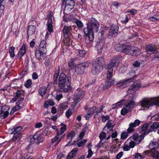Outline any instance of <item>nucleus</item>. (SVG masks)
Segmentation results:
<instances>
[{
	"mask_svg": "<svg viewBox=\"0 0 159 159\" xmlns=\"http://www.w3.org/2000/svg\"><path fill=\"white\" fill-rule=\"evenodd\" d=\"M26 45L25 44H23L20 48L19 52L17 54V57L19 59H22V57L26 53L25 50Z\"/></svg>",
	"mask_w": 159,
	"mask_h": 159,
	"instance_id": "nucleus-17",
	"label": "nucleus"
},
{
	"mask_svg": "<svg viewBox=\"0 0 159 159\" xmlns=\"http://www.w3.org/2000/svg\"><path fill=\"white\" fill-rule=\"evenodd\" d=\"M47 89V88L43 86L41 87L39 91V92L40 95L43 97L45 94Z\"/></svg>",
	"mask_w": 159,
	"mask_h": 159,
	"instance_id": "nucleus-34",
	"label": "nucleus"
},
{
	"mask_svg": "<svg viewBox=\"0 0 159 159\" xmlns=\"http://www.w3.org/2000/svg\"><path fill=\"white\" fill-rule=\"evenodd\" d=\"M31 84V80L30 79H29L26 81V83L25 84V86L26 87L28 88L30 86Z\"/></svg>",
	"mask_w": 159,
	"mask_h": 159,
	"instance_id": "nucleus-50",
	"label": "nucleus"
},
{
	"mask_svg": "<svg viewBox=\"0 0 159 159\" xmlns=\"http://www.w3.org/2000/svg\"><path fill=\"white\" fill-rule=\"evenodd\" d=\"M36 29V27L33 25H30L28 26V35H31L33 34L35 32Z\"/></svg>",
	"mask_w": 159,
	"mask_h": 159,
	"instance_id": "nucleus-26",
	"label": "nucleus"
},
{
	"mask_svg": "<svg viewBox=\"0 0 159 159\" xmlns=\"http://www.w3.org/2000/svg\"><path fill=\"white\" fill-rule=\"evenodd\" d=\"M132 52L130 55L137 56L140 54L141 52L140 50L138 48H135L133 47L132 49Z\"/></svg>",
	"mask_w": 159,
	"mask_h": 159,
	"instance_id": "nucleus-31",
	"label": "nucleus"
},
{
	"mask_svg": "<svg viewBox=\"0 0 159 159\" xmlns=\"http://www.w3.org/2000/svg\"><path fill=\"white\" fill-rule=\"evenodd\" d=\"M37 134L34 135L30 138V142L31 144L34 143L35 142L36 143V139L37 138Z\"/></svg>",
	"mask_w": 159,
	"mask_h": 159,
	"instance_id": "nucleus-48",
	"label": "nucleus"
},
{
	"mask_svg": "<svg viewBox=\"0 0 159 159\" xmlns=\"http://www.w3.org/2000/svg\"><path fill=\"white\" fill-rule=\"evenodd\" d=\"M75 133L74 131H71L69 132L67 135L68 138L70 140L68 144L69 145H71L74 144L75 143V141L72 142L73 139L75 137Z\"/></svg>",
	"mask_w": 159,
	"mask_h": 159,
	"instance_id": "nucleus-16",
	"label": "nucleus"
},
{
	"mask_svg": "<svg viewBox=\"0 0 159 159\" xmlns=\"http://www.w3.org/2000/svg\"><path fill=\"white\" fill-rule=\"evenodd\" d=\"M59 131H57V134L55 137L53 138L51 141L52 143H54L56 142L57 144L61 141V138L59 137Z\"/></svg>",
	"mask_w": 159,
	"mask_h": 159,
	"instance_id": "nucleus-28",
	"label": "nucleus"
},
{
	"mask_svg": "<svg viewBox=\"0 0 159 159\" xmlns=\"http://www.w3.org/2000/svg\"><path fill=\"white\" fill-rule=\"evenodd\" d=\"M78 52L79 55L81 57H84L86 53V51L83 50H79Z\"/></svg>",
	"mask_w": 159,
	"mask_h": 159,
	"instance_id": "nucleus-54",
	"label": "nucleus"
},
{
	"mask_svg": "<svg viewBox=\"0 0 159 159\" xmlns=\"http://www.w3.org/2000/svg\"><path fill=\"white\" fill-rule=\"evenodd\" d=\"M6 3L5 0H0V14H2L3 13Z\"/></svg>",
	"mask_w": 159,
	"mask_h": 159,
	"instance_id": "nucleus-32",
	"label": "nucleus"
},
{
	"mask_svg": "<svg viewBox=\"0 0 159 159\" xmlns=\"http://www.w3.org/2000/svg\"><path fill=\"white\" fill-rule=\"evenodd\" d=\"M118 28L116 25H112L108 33V36L115 37L117 36L118 32Z\"/></svg>",
	"mask_w": 159,
	"mask_h": 159,
	"instance_id": "nucleus-13",
	"label": "nucleus"
},
{
	"mask_svg": "<svg viewBox=\"0 0 159 159\" xmlns=\"http://www.w3.org/2000/svg\"><path fill=\"white\" fill-rule=\"evenodd\" d=\"M21 127H18L14 128V130L13 132L14 136L12 139V140L14 141H16L18 139H20L21 137L22 134L19 132L21 130Z\"/></svg>",
	"mask_w": 159,
	"mask_h": 159,
	"instance_id": "nucleus-9",
	"label": "nucleus"
},
{
	"mask_svg": "<svg viewBox=\"0 0 159 159\" xmlns=\"http://www.w3.org/2000/svg\"><path fill=\"white\" fill-rule=\"evenodd\" d=\"M52 24V20L50 18L49 19L47 22V25L48 30L50 33L52 32H53Z\"/></svg>",
	"mask_w": 159,
	"mask_h": 159,
	"instance_id": "nucleus-27",
	"label": "nucleus"
},
{
	"mask_svg": "<svg viewBox=\"0 0 159 159\" xmlns=\"http://www.w3.org/2000/svg\"><path fill=\"white\" fill-rule=\"evenodd\" d=\"M108 73H107V80H111L113 75V70L112 69H108Z\"/></svg>",
	"mask_w": 159,
	"mask_h": 159,
	"instance_id": "nucleus-36",
	"label": "nucleus"
},
{
	"mask_svg": "<svg viewBox=\"0 0 159 159\" xmlns=\"http://www.w3.org/2000/svg\"><path fill=\"white\" fill-rule=\"evenodd\" d=\"M126 107L123 108L121 111V114L122 115H125L127 113L130 111Z\"/></svg>",
	"mask_w": 159,
	"mask_h": 159,
	"instance_id": "nucleus-45",
	"label": "nucleus"
},
{
	"mask_svg": "<svg viewBox=\"0 0 159 159\" xmlns=\"http://www.w3.org/2000/svg\"><path fill=\"white\" fill-rule=\"evenodd\" d=\"M66 8L72 10L75 6V2L73 0H67L66 2Z\"/></svg>",
	"mask_w": 159,
	"mask_h": 159,
	"instance_id": "nucleus-21",
	"label": "nucleus"
},
{
	"mask_svg": "<svg viewBox=\"0 0 159 159\" xmlns=\"http://www.w3.org/2000/svg\"><path fill=\"white\" fill-rule=\"evenodd\" d=\"M87 27L84 30L86 36L90 41H92L94 39L93 33L98 31L99 23L94 18L91 17L87 24Z\"/></svg>",
	"mask_w": 159,
	"mask_h": 159,
	"instance_id": "nucleus-1",
	"label": "nucleus"
},
{
	"mask_svg": "<svg viewBox=\"0 0 159 159\" xmlns=\"http://www.w3.org/2000/svg\"><path fill=\"white\" fill-rule=\"evenodd\" d=\"M21 93L20 90H18L15 93V97L12 98V100L15 102L17 99L20 96Z\"/></svg>",
	"mask_w": 159,
	"mask_h": 159,
	"instance_id": "nucleus-43",
	"label": "nucleus"
},
{
	"mask_svg": "<svg viewBox=\"0 0 159 159\" xmlns=\"http://www.w3.org/2000/svg\"><path fill=\"white\" fill-rule=\"evenodd\" d=\"M0 111V117L2 119H5L8 116L9 114L8 111Z\"/></svg>",
	"mask_w": 159,
	"mask_h": 159,
	"instance_id": "nucleus-39",
	"label": "nucleus"
},
{
	"mask_svg": "<svg viewBox=\"0 0 159 159\" xmlns=\"http://www.w3.org/2000/svg\"><path fill=\"white\" fill-rule=\"evenodd\" d=\"M144 136L143 134H141L139 137L138 135L137 134H134L133 136V138L134 140H135L136 143L139 144L144 138Z\"/></svg>",
	"mask_w": 159,
	"mask_h": 159,
	"instance_id": "nucleus-20",
	"label": "nucleus"
},
{
	"mask_svg": "<svg viewBox=\"0 0 159 159\" xmlns=\"http://www.w3.org/2000/svg\"><path fill=\"white\" fill-rule=\"evenodd\" d=\"M102 110V108H101L100 110H98L96 107H94L89 109V112L90 113V114H92L93 115L94 112L97 113L101 112Z\"/></svg>",
	"mask_w": 159,
	"mask_h": 159,
	"instance_id": "nucleus-29",
	"label": "nucleus"
},
{
	"mask_svg": "<svg viewBox=\"0 0 159 159\" xmlns=\"http://www.w3.org/2000/svg\"><path fill=\"white\" fill-rule=\"evenodd\" d=\"M39 49H40L41 52L43 53V56L45 57L46 56V53L47 52V49L46 48V42L44 40L42 41L39 45Z\"/></svg>",
	"mask_w": 159,
	"mask_h": 159,
	"instance_id": "nucleus-14",
	"label": "nucleus"
},
{
	"mask_svg": "<svg viewBox=\"0 0 159 159\" xmlns=\"http://www.w3.org/2000/svg\"><path fill=\"white\" fill-rule=\"evenodd\" d=\"M135 105V102L134 100H130L126 103L125 106L129 110V111H130L134 107Z\"/></svg>",
	"mask_w": 159,
	"mask_h": 159,
	"instance_id": "nucleus-23",
	"label": "nucleus"
},
{
	"mask_svg": "<svg viewBox=\"0 0 159 159\" xmlns=\"http://www.w3.org/2000/svg\"><path fill=\"white\" fill-rule=\"evenodd\" d=\"M58 76V73L54 74L53 75V79L54 80V84H57V79Z\"/></svg>",
	"mask_w": 159,
	"mask_h": 159,
	"instance_id": "nucleus-55",
	"label": "nucleus"
},
{
	"mask_svg": "<svg viewBox=\"0 0 159 159\" xmlns=\"http://www.w3.org/2000/svg\"><path fill=\"white\" fill-rule=\"evenodd\" d=\"M131 126H133L134 127L138 126L140 124V121L138 120H136L133 123H131Z\"/></svg>",
	"mask_w": 159,
	"mask_h": 159,
	"instance_id": "nucleus-47",
	"label": "nucleus"
},
{
	"mask_svg": "<svg viewBox=\"0 0 159 159\" xmlns=\"http://www.w3.org/2000/svg\"><path fill=\"white\" fill-rule=\"evenodd\" d=\"M140 105L143 107L149 108L150 107L155 105L159 106V98H152L143 99L140 102Z\"/></svg>",
	"mask_w": 159,
	"mask_h": 159,
	"instance_id": "nucleus-3",
	"label": "nucleus"
},
{
	"mask_svg": "<svg viewBox=\"0 0 159 159\" xmlns=\"http://www.w3.org/2000/svg\"><path fill=\"white\" fill-rule=\"evenodd\" d=\"M82 99L80 98H77L76 97V98H75L73 102L74 105L75 106L76 104L78 103Z\"/></svg>",
	"mask_w": 159,
	"mask_h": 159,
	"instance_id": "nucleus-59",
	"label": "nucleus"
},
{
	"mask_svg": "<svg viewBox=\"0 0 159 159\" xmlns=\"http://www.w3.org/2000/svg\"><path fill=\"white\" fill-rule=\"evenodd\" d=\"M105 60L103 57H100L97 58L93 62V64L103 66L105 64Z\"/></svg>",
	"mask_w": 159,
	"mask_h": 159,
	"instance_id": "nucleus-18",
	"label": "nucleus"
},
{
	"mask_svg": "<svg viewBox=\"0 0 159 159\" xmlns=\"http://www.w3.org/2000/svg\"><path fill=\"white\" fill-rule=\"evenodd\" d=\"M147 52L148 54H151L156 53L154 58H157L159 60V51H157V48L154 45H147Z\"/></svg>",
	"mask_w": 159,
	"mask_h": 159,
	"instance_id": "nucleus-8",
	"label": "nucleus"
},
{
	"mask_svg": "<svg viewBox=\"0 0 159 159\" xmlns=\"http://www.w3.org/2000/svg\"><path fill=\"white\" fill-rule=\"evenodd\" d=\"M135 158L136 159H142V156L140 153H137L135 156Z\"/></svg>",
	"mask_w": 159,
	"mask_h": 159,
	"instance_id": "nucleus-64",
	"label": "nucleus"
},
{
	"mask_svg": "<svg viewBox=\"0 0 159 159\" xmlns=\"http://www.w3.org/2000/svg\"><path fill=\"white\" fill-rule=\"evenodd\" d=\"M135 73V71L134 70H131L126 75V77L128 78L120 80L116 85H119L121 88H125L126 86V84L128 82H129L132 79H134V78L136 76Z\"/></svg>",
	"mask_w": 159,
	"mask_h": 159,
	"instance_id": "nucleus-4",
	"label": "nucleus"
},
{
	"mask_svg": "<svg viewBox=\"0 0 159 159\" xmlns=\"http://www.w3.org/2000/svg\"><path fill=\"white\" fill-rule=\"evenodd\" d=\"M75 23L79 28H81L83 27V25L81 21L79 20L75 21Z\"/></svg>",
	"mask_w": 159,
	"mask_h": 159,
	"instance_id": "nucleus-51",
	"label": "nucleus"
},
{
	"mask_svg": "<svg viewBox=\"0 0 159 159\" xmlns=\"http://www.w3.org/2000/svg\"><path fill=\"white\" fill-rule=\"evenodd\" d=\"M78 149L77 148L74 149L67 156L66 159H71L75 156Z\"/></svg>",
	"mask_w": 159,
	"mask_h": 159,
	"instance_id": "nucleus-24",
	"label": "nucleus"
},
{
	"mask_svg": "<svg viewBox=\"0 0 159 159\" xmlns=\"http://www.w3.org/2000/svg\"><path fill=\"white\" fill-rule=\"evenodd\" d=\"M124 45L120 44H117L115 46V50L118 52H122Z\"/></svg>",
	"mask_w": 159,
	"mask_h": 159,
	"instance_id": "nucleus-33",
	"label": "nucleus"
},
{
	"mask_svg": "<svg viewBox=\"0 0 159 159\" xmlns=\"http://www.w3.org/2000/svg\"><path fill=\"white\" fill-rule=\"evenodd\" d=\"M133 47H130L129 46H126L124 45L122 51V52L126 53V54L130 55L132 52V49Z\"/></svg>",
	"mask_w": 159,
	"mask_h": 159,
	"instance_id": "nucleus-22",
	"label": "nucleus"
},
{
	"mask_svg": "<svg viewBox=\"0 0 159 159\" xmlns=\"http://www.w3.org/2000/svg\"><path fill=\"white\" fill-rule=\"evenodd\" d=\"M151 21H156L159 20V16H154L149 19Z\"/></svg>",
	"mask_w": 159,
	"mask_h": 159,
	"instance_id": "nucleus-49",
	"label": "nucleus"
},
{
	"mask_svg": "<svg viewBox=\"0 0 159 159\" xmlns=\"http://www.w3.org/2000/svg\"><path fill=\"white\" fill-rule=\"evenodd\" d=\"M37 138L36 139V143H40L42 142L43 141V137L37 134Z\"/></svg>",
	"mask_w": 159,
	"mask_h": 159,
	"instance_id": "nucleus-42",
	"label": "nucleus"
},
{
	"mask_svg": "<svg viewBox=\"0 0 159 159\" xmlns=\"http://www.w3.org/2000/svg\"><path fill=\"white\" fill-rule=\"evenodd\" d=\"M159 128V123L154 122L151 125L150 128L148 129V131L146 132L147 134H148L149 132L152 131H156L157 128Z\"/></svg>",
	"mask_w": 159,
	"mask_h": 159,
	"instance_id": "nucleus-19",
	"label": "nucleus"
},
{
	"mask_svg": "<svg viewBox=\"0 0 159 159\" xmlns=\"http://www.w3.org/2000/svg\"><path fill=\"white\" fill-rule=\"evenodd\" d=\"M71 28L70 26L65 25L62 30L64 36L66 38H68L71 35Z\"/></svg>",
	"mask_w": 159,
	"mask_h": 159,
	"instance_id": "nucleus-11",
	"label": "nucleus"
},
{
	"mask_svg": "<svg viewBox=\"0 0 159 159\" xmlns=\"http://www.w3.org/2000/svg\"><path fill=\"white\" fill-rule=\"evenodd\" d=\"M149 125V124L148 123H146L144 124L143 126L141 128V130L144 131V132L142 134L144 135V134H147L146 133V132L148 131V129L147 130L148 128V127Z\"/></svg>",
	"mask_w": 159,
	"mask_h": 159,
	"instance_id": "nucleus-37",
	"label": "nucleus"
},
{
	"mask_svg": "<svg viewBox=\"0 0 159 159\" xmlns=\"http://www.w3.org/2000/svg\"><path fill=\"white\" fill-rule=\"evenodd\" d=\"M43 53L41 52L40 49H39V50H36L35 51V56L38 59L39 58L40 56H42L43 58L44 59L46 57V56L45 57H44L43 56Z\"/></svg>",
	"mask_w": 159,
	"mask_h": 159,
	"instance_id": "nucleus-40",
	"label": "nucleus"
},
{
	"mask_svg": "<svg viewBox=\"0 0 159 159\" xmlns=\"http://www.w3.org/2000/svg\"><path fill=\"white\" fill-rule=\"evenodd\" d=\"M122 61V57L120 55H117L113 57L110 63L108 65V69H112L114 66H118Z\"/></svg>",
	"mask_w": 159,
	"mask_h": 159,
	"instance_id": "nucleus-6",
	"label": "nucleus"
},
{
	"mask_svg": "<svg viewBox=\"0 0 159 159\" xmlns=\"http://www.w3.org/2000/svg\"><path fill=\"white\" fill-rule=\"evenodd\" d=\"M102 121L103 122H105L107 120H108L109 119V116L108 115L106 116H102Z\"/></svg>",
	"mask_w": 159,
	"mask_h": 159,
	"instance_id": "nucleus-52",
	"label": "nucleus"
},
{
	"mask_svg": "<svg viewBox=\"0 0 159 159\" xmlns=\"http://www.w3.org/2000/svg\"><path fill=\"white\" fill-rule=\"evenodd\" d=\"M58 86L57 90L60 92H67L71 89L70 77H66L64 73H61L58 79Z\"/></svg>",
	"mask_w": 159,
	"mask_h": 159,
	"instance_id": "nucleus-2",
	"label": "nucleus"
},
{
	"mask_svg": "<svg viewBox=\"0 0 159 159\" xmlns=\"http://www.w3.org/2000/svg\"><path fill=\"white\" fill-rule=\"evenodd\" d=\"M9 109V106L5 105L4 106L1 107V109L0 110V111L4 112L5 111H8Z\"/></svg>",
	"mask_w": 159,
	"mask_h": 159,
	"instance_id": "nucleus-44",
	"label": "nucleus"
},
{
	"mask_svg": "<svg viewBox=\"0 0 159 159\" xmlns=\"http://www.w3.org/2000/svg\"><path fill=\"white\" fill-rule=\"evenodd\" d=\"M106 137V134L104 132H102L100 133L99 137L100 140H102L104 139Z\"/></svg>",
	"mask_w": 159,
	"mask_h": 159,
	"instance_id": "nucleus-60",
	"label": "nucleus"
},
{
	"mask_svg": "<svg viewBox=\"0 0 159 159\" xmlns=\"http://www.w3.org/2000/svg\"><path fill=\"white\" fill-rule=\"evenodd\" d=\"M112 121L111 120L108 121L106 125L103 128V130H107L106 129L107 128L108 129H110V130L114 127V125L113 124V123L112 122Z\"/></svg>",
	"mask_w": 159,
	"mask_h": 159,
	"instance_id": "nucleus-25",
	"label": "nucleus"
},
{
	"mask_svg": "<svg viewBox=\"0 0 159 159\" xmlns=\"http://www.w3.org/2000/svg\"><path fill=\"white\" fill-rule=\"evenodd\" d=\"M72 114L71 110L70 109H68L66 113V117L69 118Z\"/></svg>",
	"mask_w": 159,
	"mask_h": 159,
	"instance_id": "nucleus-56",
	"label": "nucleus"
},
{
	"mask_svg": "<svg viewBox=\"0 0 159 159\" xmlns=\"http://www.w3.org/2000/svg\"><path fill=\"white\" fill-rule=\"evenodd\" d=\"M140 86L141 85L140 84L135 83L131 85L129 88L128 90L127 91V94L130 95L132 93V92L134 93L130 96V99L131 100H133V99L136 98V95L134 93L138 89L140 88Z\"/></svg>",
	"mask_w": 159,
	"mask_h": 159,
	"instance_id": "nucleus-5",
	"label": "nucleus"
},
{
	"mask_svg": "<svg viewBox=\"0 0 159 159\" xmlns=\"http://www.w3.org/2000/svg\"><path fill=\"white\" fill-rule=\"evenodd\" d=\"M61 125H62V127L60 128V130L61 131V132L64 133L66 130V125L63 124H61Z\"/></svg>",
	"mask_w": 159,
	"mask_h": 159,
	"instance_id": "nucleus-61",
	"label": "nucleus"
},
{
	"mask_svg": "<svg viewBox=\"0 0 159 159\" xmlns=\"http://www.w3.org/2000/svg\"><path fill=\"white\" fill-rule=\"evenodd\" d=\"M115 82V80L112 79L110 81H106L103 85L102 88L104 90H106L109 89L111 86L113 85Z\"/></svg>",
	"mask_w": 159,
	"mask_h": 159,
	"instance_id": "nucleus-15",
	"label": "nucleus"
},
{
	"mask_svg": "<svg viewBox=\"0 0 159 159\" xmlns=\"http://www.w3.org/2000/svg\"><path fill=\"white\" fill-rule=\"evenodd\" d=\"M87 142V140L86 139L84 140L81 141L78 144V147H80L83 146Z\"/></svg>",
	"mask_w": 159,
	"mask_h": 159,
	"instance_id": "nucleus-58",
	"label": "nucleus"
},
{
	"mask_svg": "<svg viewBox=\"0 0 159 159\" xmlns=\"http://www.w3.org/2000/svg\"><path fill=\"white\" fill-rule=\"evenodd\" d=\"M74 60L73 59H72L69 62V66L71 68H73L74 66L75 63L73 62Z\"/></svg>",
	"mask_w": 159,
	"mask_h": 159,
	"instance_id": "nucleus-63",
	"label": "nucleus"
},
{
	"mask_svg": "<svg viewBox=\"0 0 159 159\" xmlns=\"http://www.w3.org/2000/svg\"><path fill=\"white\" fill-rule=\"evenodd\" d=\"M159 146V144L157 142H153L152 143H151L149 146L150 148L151 149L155 150Z\"/></svg>",
	"mask_w": 159,
	"mask_h": 159,
	"instance_id": "nucleus-38",
	"label": "nucleus"
},
{
	"mask_svg": "<svg viewBox=\"0 0 159 159\" xmlns=\"http://www.w3.org/2000/svg\"><path fill=\"white\" fill-rule=\"evenodd\" d=\"M59 107L61 109L65 110L68 107V105L66 103L64 102L61 104L59 105Z\"/></svg>",
	"mask_w": 159,
	"mask_h": 159,
	"instance_id": "nucleus-46",
	"label": "nucleus"
},
{
	"mask_svg": "<svg viewBox=\"0 0 159 159\" xmlns=\"http://www.w3.org/2000/svg\"><path fill=\"white\" fill-rule=\"evenodd\" d=\"M151 155L152 157H153L159 158V153L157 151L151 149Z\"/></svg>",
	"mask_w": 159,
	"mask_h": 159,
	"instance_id": "nucleus-35",
	"label": "nucleus"
},
{
	"mask_svg": "<svg viewBox=\"0 0 159 159\" xmlns=\"http://www.w3.org/2000/svg\"><path fill=\"white\" fill-rule=\"evenodd\" d=\"M131 124H129V127L127 129V133H130L133 131L134 130V128L133 126H131Z\"/></svg>",
	"mask_w": 159,
	"mask_h": 159,
	"instance_id": "nucleus-53",
	"label": "nucleus"
},
{
	"mask_svg": "<svg viewBox=\"0 0 159 159\" xmlns=\"http://www.w3.org/2000/svg\"><path fill=\"white\" fill-rule=\"evenodd\" d=\"M128 136L127 133L126 132L122 133L121 135V139H124L126 138Z\"/></svg>",
	"mask_w": 159,
	"mask_h": 159,
	"instance_id": "nucleus-57",
	"label": "nucleus"
},
{
	"mask_svg": "<svg viewBox=\"0 0 159 159\" xmlns=\"http://www.w3.org/2000/svg\"><path fill=\"white\" fill-rule=\"evenodd\" d=\"M105 41L104 39L102 37H100L98 41L96 47L99 53H101L103 50V48L104 46Z\"/></svg>",
	"mask_w": 159,
	"mask_h": 159,
	"instance_id": "nucleus-10",
	"label": "nucleus"
},
{
	"mask_svg": "<svg viewBox=\"0 0 159 159\" xmlns=\"http://www.w3.org/2000/svg\"><path fill=\"white\" fill-rule=\"evenodd\" d=\"M159 119V115L158 114H156L153 116L151 118V120H157Z\"/></svg>",
	"mask_w": 159,
	"mask_h": 159,
	"instance_id": "nucleus-62",
	"label": "nucleus"
},
{
	"mask_svg": "<svg viewBox=\"0 0 159 159\" xmlns=\"http://www.w3.org/2000/svg\"><path fill=\"white\" fill-rule=\"evenodd\" d=\"M93 67L92 70L93 74L96 75L98 74L103 69V66L93 64Z\"/></svg>",
	"mask_w": 159,
	"mask_h": 159,
	"instance_id": "nucleus-12",
	"label": "nucleus"
},
{
	"mask_svg": "<svg viewBox=\"0 0 159 159\" xmlns=\"http://www.w3.org/2000/svg\"><path fill=\"white\" fill-rule=\"evenodd\" d=\"M84 91L80 89H78L77 90L76 97L80 98L81 99H82L84 95Z\"/></svg>",
	"mask_w": 159,
	"mask_h": 159,
	"instance_id": "nucleus-30",
	"label": "nucleus"
},
{
	"mask_svg": "<svg viewBox=\"0 0 159 159\" xmlns=\"http://www.w3.org/2000/svg\"><path fill=\"white\" fill-rule=\"evenodd\" d=\"M89 64V62L87 61L84 63L77 65L75 66V72L78 75L83 74L84 72L85 68L88 67Z\"/></svg>",
	"mask_w": 159,
	"mask_h": 159,
	"instance_id": "nucleus-7",
	"label": "nucleus"
},
{
	"mask_svg": "<svg viewBox=\"0 0 159 159\" xmlns=\"http://www.w3.org/2000/svg\"><path fill=\"white\" fill-rule=\"evenodd\" d=\"M15 49V47L13 46L10 48L9 53L10 54V56L11 57H13L15 56L14 53Z\"/></svg>",
	"mask_w": 159,
	"mask_h": 159,
	"instance_id": "nucleus-41",
	"label": "nucleus"
}]
</instances>
